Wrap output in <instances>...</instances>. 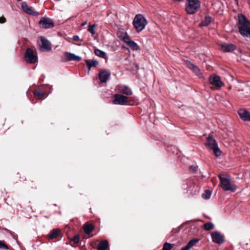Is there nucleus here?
<instances>
[{
    "mask_svg": "<svg viewBox=\"0 0 250 250\" xmlns=\"http://www.w3.org/2000/svg\"><path fill=\"white\" fill-rule=\"evenodd\" d=\"M238 28L243 36L250 38V22L242 14L238 15Z\"/></svg>",
    "mask_w": 250,
    "mask_h": 250,
    "instance_id": "f257e3e1",
    "label": "nucleus"
},
{
    "mask_svg": "<svg viewBox=\"0 0 250 250\" xmlns=\"http://www.w3.org/2000/svg\"><path fill=\"white\" fill-rule=\"evenodd\" d=\"M219 178L220 181V186L224 191H235L236 187L232 183L229 176L220 175Z\"/></svg>",
    "mask_w": 250,
    "mask_h": 250,
    "instance_id": "f03ea898",
    "label": "nucleus"
},
{
    "mask_svg": "<svg viewBox=\"0 0 250 250\" xmlns=\"http://www.w3.org/2000/svg\"><path fill=\"white\" fill-rule=\"evenodd\" d=\"M200 5L199 0H187L186 11L188 14H194L199 9Z\"/></svg>",
    "mask_w": 250,
    "mask_h": 250,
    "instance_id": "7ed1b4c3",
    "label": "nucleus"
},
{
    "mask_svg": "<svg viewBox=\"0 0 250 250\" xmlns=\"http://www.w3.org/2000/svg\"><path fill=\"white\" fill-rule=\"evenodd\" d=\"M206 146L208 148L212 150L213 151V153L216 157H218L221 155V152L217 144L215 139L213 137L212 135H209L207 138Z\"/></svg>",
    "mask_w": 250,
    "mask_h": 250,
    "instance_id": "20e7f679",
    "label": "nucleus"
},
{
    "mask_svg": "<svg viewBox=\"0 0 250 250\" xmlns=\"http://www.w3.org/2000/svg\"><path fill=\"white\" fill-rule=\"evenodd\" d=\"M25 61L30 63H35L38 61L37 53L31 48H28L24 55Z\"/></svg>",
    "mask_w": 250,
    "mask_h": 250,
    "instance_id": "39448f33",
    "label": "nucleus"
},
{
    "mask_svg": "<svg viewBox=\"0 0 250 250\" xmlns=\"http://www.w3.org/2000/svg\"><path fill=\"white\" fill-rule=\"evenodd\" d=\"M40 42H38L39 49L42 52L50 51L51 49V43L46 38L41 37Z\"/></svg>",
    "mask_w": 250,
    "mask_h": 250,
    "instance_id": "423d86ee",
    "label": "nucleus"
},
{
    "mask_svg": "<svg viewBox=\"0 0 250 250\" xmlns=\"http://www.w3.org/2000/svg\"><path fill=\"white\" fill-rule=\"evenodd\" d=\"M39 24L42 28L49 29L54 27V22L53 21L49 18L42 17L39 22Z\"/></svg>",
    "mask_w": 250,
    "mask_h": 250,
    "instance_id": "0eeeda50",
    "label": "nucleus"
},
{
    "mask_svg": "<svg viewBox=\"0 0 250 250\" xmlns=\"http://www.w3.org/2000/svg\"><path fill=\"white\" fill-rule=\"evenodd\" d=\"M113 103L115 104L124 105L128 102L126 96L119 94H116L113 97Z\"/></svg>",
    "mask_w": 250,
    "mask_h": 250,
    "instance_id": "6e6552de",
    "label": "nucleus"
},
{
    "mask_svg": "<svg viewBox=\"0 0 250 250\" xmlns=\"http://www.w3.org/2000/svg\"><path fill=\"white\" fill-rule=\"evenodd\" d=\"M22 9L27 14L33 15L34 16H38L39 15L38 12L35 10V9L31 6L28 5L27 3L23 1L21 3Z\"/></svg>",
    "mask_w": 250,
    "mask_h": 250,
    "instance_id": "1a4fd4ad",
    "label": "nucleus"
},
{
    "mask_svg": "<svg viewBox=\"0 0 250 250\" xmlns=\"http://www.w3.org/2000/svg\"><path fill=\"white\" fill-rule=\"evenodd\" d=\"M211 239L214 243L220 244L224 241V236L218 231H213L211 234Z\"/></svg>",
    "mask_w": 250,
    "mask_h": 250,
    "instance_id": "9d476101",
    "label": "nucleus"
},
{
    "mask_svg": "<svg viewBox=\"0 0 250 250\" xmlns=\"http://www.w3.org/2000/svg\"><path fill=\"white\" fill-rule=\"evenodd\" d=\"M210 83L218 87H221L223 85V83L221 80L220 76L217 75H212L209 77Z\"/></svg>",
    "mask_w": 250,
    "mask_h": 250,
    "instance_id": "9b49d317",
    "label": "nucleus"
},
{
    "mask_svg": "<svg viewBox=\"0 0 250 250\" xmlns=\"http://www.w3.org/2000/svg\"><path fill=\"white\" fill-rule=\"evenodd\" d=\"M110 72L108 70H104L100 71L99 78L102 83H105L109 78Z\"/></svg>",
    "mask_w": 250,
    "mask_h": 250,
    "instance_id": "f8f14e48",
    "label": "nucleus"
},
{
    "mask_svg": "<svg viewBox=\"0 0 250 250\" xmlns=\"http://www.w3.org/2000/svg\"><path fill=\"white\" fill-rule=\"evenodd\" d=\"M65 59L64 62H69L72 61H79L81 60V57L77 56L73 53H71L68 52H66L64 53Z\"/></svg>",
    "mask_w": 250,
    "mask_h": 250,
    "instance_id": "ddd939ff",
    "label": "nucleus"
},
{
    "mask_svg": "<svg viewBox=\"0 0 250 250\" xmlns=\"http://www.w3.org/2000/svg\"><path fill=\"white\" fill-rule=\"evenodd\" d=\"M221 47V50L224 52H229L236 49V46L232 43H223Z\"/></svg>",
    "mask_w": 250,
    "mask_h": 250,
    "instance_id": "4468645a",
    "label": "nucleus"
},
{
    "mask_svg": "<svg viewBox=\"0 0 250 250\" xmlns=\"http://www.w3.org/2000/svg\"><path fill=\"white\" fill-rule=\"evenodd\" d=\"M240 117L244 121H250V113L244 109L238 111Z\"/></svg>",
    "mask_w": 250,
    "mask_h": 250,
    "instance_id": "2eb2a0df",
    "label": "nucleus"
},
{
    "mask_svg": "<svg viewBox=\"0 0 250 250\" xmlns=\"http://www.w3.org/2000/svg\"><path fill=\"white\" fill-rule=\"evenodd\" d=\"M117 88L120 92L127 95H131L132 93L131 88L125 85H119Z\"/></svg>",
    "mask_w": 250,
    "mask_h": 250,
    "instance_id": "dca6fc26",
    "label": "nucleus"
},
{
    "mask_svg": "<svg viewBox=\"0 0 250 250\" xmlns=\"http://www.w3.org/2000/svg\"><path fill=\"white\" fill-rule=\"evenodd\" d=\"M133 24L138 32L141 31V14L136 15L133 21Z\"/></svg>",
    "mask_w": 250,
    "mask_h": 250,
    "instance_id": "f3484780",
    "label": "nucleus"
},
{
    "mask_svg": "<svg viewBox=\"0 0 250 250\" xmlns=\"http://www.w3.org/2000/svg\"><path fill=\"white\" fill-rule=\"evenodd\" d=\"M124 41L126 42L133 50H137L138 45L134 42L131 41L127 36H125L123 38Z\"/></svg>",
    "mask_w": 250,
    "mask_h": 250,
    "instance_id": "a211bd4d",
    "label": "nucleus"
},
{
    "mask_svg": "<svg viewBox=\"0 0 250 250\" xmlns=\"http://www.w3.org/2000/svg\"><path fill=\"white\" fill-rule=\"evenodd\" d=\"M61 230L59 229H52L47 235V238L49 239H53L57 238L60 234Z\"/></svg>",
    "mask_w": 250,
    "mask_h": 250,
    "instance_id": "6ab92c4d",
    "label": "nucleus"
},
{
    "mask_svg": "<svg viewBox=\"0 0 250 250\" xmlns=\"http://www.w3.org/2000/svg\"><path fill=\"white\" fill-rule=\"evenodd\" d=\"M199 241V239H193L190 240L185 247H183L181 250H189Z\"/></svg>",
    "mask_w": 250,
    "mask_h": 250,
    "instance_id": "aec40b11",
    "label": "nucleus"
},
{
    "mask_svg": "<svg viewBox=\"0 0 250 250\" xmlns=\"http://www.w3.org/2000/svg\"><path fill=\"white\" fill-rule=\"evenodd\" d=\"M87 67H88V72L92 67H95L98 64V62L94 60H86L85 61Z\"/></svg>",
    "mask_w": 250,
    "mask_h": 250,
    "instance_id": "412c9836",
    "label": "nucleus"
},
{
    "mask_svg": "<svg viewBox=\"0 0 250 250\" xmlns=\"http://www.w3.org/2000/svg\"><path fill=\"white\" fill-rule=\"evenodd\" d=\"M108 246V241L105 240L100 242L97 249L98 250H105Z\"/></svg>",
    "mask_w": 250,
    "mask_h": 250,
    "instance_id": "4be33fe9",
    "label": "nucleus"
},
{
    "mask_svg": "<svg viewBox=\"0 0 250 250\" xmlns=\"http://www.w3.org/2000/svg\"><path fill=\"white\" fill-rule=\"evenodd\" d=\"M188 67L197 76L201 74L199 68L194 64L189 62Z\"/></svg>",
    "mask_w": 250,
    "mask_h": 250,
    "instance_id": "5701e85b",
    "label": "nucleus"
},
{
    "mask_svg": "<svg viewBox=\"0 0 250 250\" xmlns=\"http://www.w3.org/2000/svg\"><path fill=\"white\" fill-rule=\"evenodd\" d=\"M93 229L92 224H86L84 226L83 230L86 234H89Z\"/></svg>",
    "mask_w": 250,
    "mask_h": 250,
    "instance_id": "b1692460",
    "label": "nucleus"
},
{
    "mask_svg": "<svg viewBox=\"0 0 250 250\" xmlns=\"http://www.w3.org/2000/svg\"><path fill=\"white\" fill-rule=\"evenodd\" d=\"M94 52L97 56L105 59L106 58V55L105 52L99 49H95L94 50Z\"/></svg>",
    "mask_w": 250,
    "mask_h": 250,
    "instance_id": "393cba45",
    "label": "nucleus"
},
{
    "mask_svg": "<svg viewBox=\"0 0 250 250\" xmlns=\"http://www.w3.org/2000/svg\"><path fill=\"white\" fill-rule=\"evenodd\" d=\"M211 22V18L210 17H206L205 19L200 23L201 26H208Z\"/></svg>",
    "mask_w": 250,
    "mask_h": 250,
    "instance_id": "a878e982",
    "label": "nucleus"
},
{
    "mask_svg": "<svg viewBox=\"0 0 250 250\" xmlns=\"http://www.w3.org/2000/svg\"><path fill=\"white\" fill-rule=\"evenodd\" d=\"M214 225L211 222H208L204 224V229L206 230L212 229Z\"/></svg>",
    "mask_w": 250,
    "mask_h": 250,
    "instance_id": "bb28decb",
    "label": "nucleus"
},
{
    "mask_svg": "<svg viewBox=\"0 0 250 250\" xmlns=\"http://www.w3.org/2000/svg\"><path fill=\"white\" fill-rule=\"evenodd\" d=\"M211 196V192L209 190H206L205 193L202 194V197L204 199H209Z\"/></svg>",
    "mask_w": 250,
    "mask_h": 250,
    "instance_id": "cd10ccee",
    "label": "nucleus"
},
{
    "mask_svg": "<svg viewBox=\"0 0 250 250\" xmlns=\"http://www.w3.org/2000/svg\"><path fill=\"white\" fill-rule=\"evenodd\" d=\"M95 24L89 25L88 28L87 29L88 31L92 35H94L96 33L95 30Z\"/></svg>",
    "mask_w": 250,
    "mask_h": 250,
    "instance_id": "c85d7f7f",
    "label": "nucleus"
},
{
    "mask_svg": "<svg viewBox=\"0 0 250 250\" xmlns=\"http://www.w3.org/2000/svg\"><path fill=\"white\" fill-rule=\"evenodd\" d=\"M34 95L35 96H38L39 98H41L44 96V92L43 91L40 92L38 91H35L34 92Z\"/></svg>",
    "mask_w": 250,
    "mask_h": 250,
    "instance_id": "c756f323",
    "label": "nucleus"
},
{
    "mask_svg": "<svg viewBox=\"0 0 250 250\" xmlns=\"http://www.w3.org/2000/svg\"><path fill=\"white\" fill-rule=\"evenodd\" d=\"M147 24V22L146 19L144 17L142 16V30L145 28Z\"/></svg>",
    "mask_w": 250,
    "mask_h": 250,
    "instance_id": "7c9ffc66",
    "label": "nucleus"
},
{
    "mask_svg": "<svg viewBox=\"0 0 250 250\" xmlns=\"http://www.w3.org/2000/svg\"><path fill=\"white\" fill-rule=\"evenodd\" d=\"M80 236L79 235H76L72 239L71 241L74 242V244H78L79 242Z\"/></svg>",
    "mask_w": 250,
    "mask_h": 250,
    "instance_id": "2f4dec72",
    "label": "nucleus"
},
{
    "mask_svg": "<svg viewBox=\"0 0 250 250\" xmlns=\"http://www.w3.org/2000/svg\"><path fill=\"white\" fill-rule=\"evenodd\" d=\"M0 249L7 250L8 249V247L3 241H0Z\"/></svg>",
    "mask_w": 250,
    "mask_h": 250,
    "instance_id": "473e14b6",
    "label": "nucleus"
},
{
    "mask_svg": "<svg viewBox=\"0 0 250 250\" xmlns=\"http://www.w3.org/2000/svg\"><path fill=\"white\" fill-rule=\"evenodd\" d=\"M73 40L75 41H77L80 40L79 37L78 35H74L73 37Z\"/></svg>",
    "mask_w": 250,
    "mask_h": 250,
    "instance_id": "72a5a7b5",
    "label": "nucleus"
},
{
    "mask_svg": "<svg viewBox=\"0 0 250 250\" xmlns=\"http://www.w3.org/2000/svg\"><path fill=\"white\" fill-rule=\"evenodd\" d=\"M5 18L4 17H1L0 18V23H4L5 22Z\"/></svg>",
    "mask_w": 250,
    "mask_h": 250,
    "instance_id": "f704fd0d",
    "label": "nucleus"
},
{
    "mask_svg": "<svg viewBox=\"0 0 250 250\" xmlns=\"http://www.w3.org/2000/svg\"><path fill=\"white\" fill-rule=\"evenodd\" d=\"M86 24H87V21H85L83 22L82 23L81 25L83 26H84L85 25H86Z\"/></svg>",
    "mask_w": 250,
    "mask_h": 250,
    "instance_id": "c9c22d12",
    "label": "nucleus"
},
{
    "mask_svg": "<svg viewBox=\"0 0 250 250\" xmlns=\"http://www.w3.org/2000/svg\"><path fill=\"white\" fill-rule=\"evenodd\" d=\"M190 168H191V169H193V170H194V168L193 167V166H191V167H190Z\"/></svg>",
    "mask_w": 250,
    "mask_h": 250,
    "instance_id": "e433bc0d",
    "label": "nucleus"
}]
</instances>
